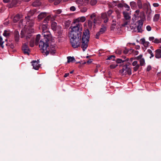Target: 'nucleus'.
I'll list each match as a JSON object with an SVG mask.
<instances>
[{"label": "nucleus", "instance_id": "obj_1", "mask_svg": "<svg viewBox=\"0 0 161 161\" xmlns=\"http://www.w3.org/2000/svg\"><path fill=\"white\" fill-rule=\"evenodd\" d=\"M35 11L33 10H31L28 12L27 16L25 17L27 25H25L23 20H21L20 21V25H22L23 26H25L24 28L22 30L21 32V38H25L28 40L31 36V33L34 32V30L32 27L34 24V19H31V16L34 14Z\"/></svg>", "mask_w": 161, "mask_h": 161}, {"label": "nucleus", "instance_id": "obj_2", "mask_svg": "<svg viewBox=\"0 0 161 161\" xmlns=\"http://www.w3.org/2000/svg\"><path fill=\"white\" fill-rule=\"evenodd\" d=\"M42 35L44 39L41 40L39 43V47L41 52L44 53L46 56L49 53L51 55H54L56 53V47L52 45L49 47L48 43V42L51 40V38L50 32L47 30L42 31Z\"/></svg>", "mask_w": 161, "mask_h": 161}, {"label": "nucleus", "instance_id": "obj_3", "mask_svg": "<svg viewBox=\"0 0 161 161\" xmlns=\"http://www.w3.org/2000/svg\"><path fill=\"white\" fill-rule=\"evenodd\" d=\"M70 29V42L72 47L74 48H78L80 46L82 28L79 24L71 26Z\"/></svg>", "mask_w": 161, "mask_h": 161}, {"label": "nucleus", "instance_id": "obj_4", "mask_svg": "<svg viewBox=\"0 0 161 161\" xmlns=\"http://www.w3.org/2000/svg\"><path fill=\"white\" fill-rule=\"evenodd\" d=\"M140 19L138 20L136 22V24L135 27L130 26L131 30L133 31L137 32L138 33H142L143 30V21L145 20V16L143 13H141L140 15Z\"/></svg>", "mask_w": 161, "mask_h": 161}, {"label": "nucleus", "instance_id": "obj_5", "mask_svg": "<svg viewBox=\"0 0 161 161\" xmlns=\"http://www.w3.org/2000/svg\"><path fill=\"white\" fill-rule=\"evenodd\" d=\"M67 15L64 14H61L59 15H53L52 16L51 15L48 16L44 19V22H47L50 20L51 21L56 20L59 23H62L64 21L66 18Z\"/></svg>", "mask_w": 161, "mask_h": 161}, {"label": "nucleus", "instance_id": "obj_6", "mask_svg": "<svg viewBox=\"0 0 161 161\" xmlns=\"http://www.w3.org/2000/svg\"><path fill=\"white\" fill-rule=\"evenodd\" d=\"M89 35L86 32H84L82 38L81 48L83 51H85L88 47Z\"/></svg>", "mask_w": 161, "mask_h": 161}, {"label": "nucleus", "instance_id": "obj_7", "mask_svg": "<svg viewBox=\"0 0 161 161\" xmlns=\"http://www.w3.org/2000/svg\"><path fill=\"white\" fill-rule=\"evenodd\" d=\"M119 72L123 75L128 74L130 75L131 74V69L128 65L125 64L123 66L122 69L119 70Z\"/></svg>", "mask_w": 161, "mask_h": 161}, {"label": "nucleus", "instance_id": "obj_8", "mask_svg": "<svg viewBox=\"0 0 161 161\" xmlns=\"http://www.w3.org/2000/svg\"><path fill=\"white\" fill-rule=\"evenodd\" d=\"M106 30V25H102L100 31L98 32L96 35V38L97 39H98L100 35L104 33Z\"/></svg>", "mask_w": 161, "mask_h": 161}, {"label": "nucleus", "instance_id": "obj_9", "mask_svg": "<svg viewBox=\"0 0 161 161\" xmlns=\"http://www.w3.org/2000/svg\"><path fill=\"white\" fill-rule=\"evenodd\" d=\"M28 45V44L27 43H25L24 44L22 47V50L25 54H27L29 55L30 51L29 49Z\"/></svg>", "mask_w": 161, "mask_h": 161}, {"label": "nucleus", "instance_id": "obj_10", "mask_svg": "<svg viewBox=\"0 0 161 161\" xmlns=\"http://www.w3.org/2000/svg\"><path fill=\"white\" fill-rule=\"evenodd\" d=\"M132 65L133 66V71L135 72L136 71L139 69L140 65L138 63L137 61L135 60L132 63Z\"/></svg>", "mask_w": 161, "mask_h": 161}, {"label": "nucleus", "instance_id": "obj_11", "mask_svg": "<svg viewBox=\"0 0 161 161\" xmlns=\"http://www.w3.org/2000/svg\"><path fill=\"white\" fill-rule=\"evenodd\" d=\"M32 65L33 66V69L35 70H38L40 67V65L39 64V60L33 61L32 62Z\"/></svg>", "mask_w": 161, "mask_h": 161}, {"label": "nucleus", "instance_id": "obj_12", "mask_svg": "<svg viewBox=\"0 0 161 161\" xmlns=\"http://www.w3.org/2000/svg\"><path fill=\"white\" fill-rule=\"evenodd\" d=\"M141 13H142V12H141L140 13L139 10H136L134 14L135 17L133 18V20H136L138 19L139 18H140V15Z\"/></svg>", "mask_w": 161, "mask_h": 161}, {"label": "nucleus", "instance_id": "obj_13", "mask_svg": "<svg viewBox=\"0 0 161 161\" xmlns=\"http://www.w3.org/2000/svg\"><path fill=\"white\" fill-rule=\"evenodd\" d=\"M101 18L103 20L104 23H106L108 22V19L107 17L106 13H102L101 15Z\"/></svg>", "mask_w": 161, "mask_h": 161}, {"label": "nucleus", "instance_id": "obj_14", "mask_svg": "<svg viewBox=\"0 0 161 161\" xmlns=\"http://www.w3.org/2000/svg\"><path fill=\"white\" fill-rule=\"evenodd\" d=\"M101 19L99 16H97L93 20V24L95 25L97 24H99L101 23Z\"/></svg>", "mask_w": 161, "mask_h": 161}, {"label": "nucleus", "instance_id": "obj_15", "mask_svg": "<svg viewBox=\"0 0 161 161\" xmlns=\"http://www.w3.org/2000/svg\"><path fill=\"white\" fill-rule=\"evenodd\" d=\"M86 20V17L84 16H82L81 17L78 18L76 20V21H77L78 23L76 24L75 25H76L78 24H79L80 25L81 27H82L81 25L79 23V22H83L85 21Z\"/></svg>", "mask_w": 161, "mask_h": 161}, {"label": "nucleus", "instance_id": "obj_16", "mask_svg": "<svg viewBox=\"0 0 161 161\" xmlns=\"http://www.w3.org/2000/svg\"><path fill=\"white\" fill-rule=\"evenodd\" d=\"M155 57L157 58H161V50L158 49L155 51Z\"/></svg>", "mask_w": 161, "mask_h": 161}, {"label": "nucleus", "instance_id": "obj_17", "mask_svg": "<svg viewBox=\"0 0 161 161\" xmlns=\"http://www.w3.org/2000/svg\"><path fill=\"white\" fill-rule=\"evenodd\" d=\"M42 3L39 0H36L32 3V5L34 7H38L40 6Z\"/></svg>", "mask_w": 161, "mask_h": 161}, {"label": "nucleus", "instance_id": "obj_18", "mask_svg": "<svg viewBox=\"0 0 161 161\" xmlns=\"http://www.w3.org/2000/svg\"><path fill=\"white\" fill-rule=\"evenodd\" d=\"M47 15L46 12H42L38 16V19L39 20H41L43 18L45 17Z\"/></svg>", "mask_w": 161, "mask_h": 161}, {"label": "nucleus", "instance_id": "obj_19", "mask_svg": "<svg viewBox=\"0 0 161 161\" xmlns=\"http://www.w3.org/2000/svg\"><path fill=\"white\" fill-rule=\"evenodd\" d=\"M15 40L16 42H17L19 41V35L18 31H14V33Z\"/></svg>", "mask_w": 161, "mask_h": 161}, {"label": "nucleus", "instance_id": "obj_20", "mask_svg": "<svg viewBox=\"0 0 161 161\" xmlns=\"http://www.w3.org/2000/svg\"><path fill=\"white\" fill-rule=\"evenodd\" d=\"M20 3L19 2L17 1L16 0H12L11 3V7H15L17 5V4Z\"/></svg>", "mask_w": 161, "mask_h": 161}, {"label": "nucleus", "instance_id": "obj_21", "mask_svg": "<svg viewBox=\"0 0 161 161\" xmlns=\"http://www.w3.org/2000/svg\"><path fill=\"white\" fill-rule=\"evenodd\" d=\"M57 27V23L55 22H53L51 23V28L53 31H55Z\"/></svg>", "mask_w": 161, "mask_h": 161}, {"label": "nucleus", "instance_id": "obj_22", "mask_svg": "<svg viewBox=\"0 0 161 161\" xmlns=\"http://www.w3.org/2000/svg\"><path fill=\"white\" fill-rule=\"evenodd\" d=\"M128 61V59L127 58L125 60H122V59L120 58L117 59L116 62L118 64H121L125 62V61Z\"/></svg>", "mask_w": 161, "mask_h": 161}, {"label": "nucleus", "instance_id": "obj_23", "mask_svg": "<svg viewBox=\"0 0 161 161\" xmlns=\"http://www.w3.org/2000/svg\"><path fill=\"white\" fill-rule=\"evenodd\" d=\"M130 6L133 9H135L136 7V4L135 2L132 1L130 2Z\"/></svg>", "mask_w": 161, "mask_h": 161}, {"label": "nucleus", "instance_id": "obj_24", "mask_svg": "<svg viewBox=\"0 0 161 161\" xmlns=\"http://www.w3.org/2000/svg\"><path fill=\"white\" fill-rule=\"evenodd\" d=\"M44 23H46V24H42V31H47V22H44Z\"/></svg>", "mask_w": 161, "mask_h": 161}, {"label": "nucleus", "instance_id": "obj_25", "mask_svg": "<svg viewBox=\"0 0 161 161\" xmlns=\"http://www.w3.org/2000/svg\"><path fill=\"white\" fill-rule=\"evenodd\" d=\"M123 15L125 19L126 20H128L130 19V17L127 13L125 12H123Z\"/></svg>", "mask_w": 161, "mask_h": 161}, {"label": "nucleus", "instance_id": "obj_26", "mask_svg": "<svg viewBox=\"0 0 161 161\" xmlns=\"http://www.w3.org/2000/svg\"><path fill=\"white\" fill-rule=\"evenodd\" d=\"M68 63L72 62L75 61V59L74 57H67Z\"/></svg>", "mask_w": 161, "mask_h": 161}, {"label": "nucleus", "instance_id": "obj_27", "mask_svg": "<svg viewBox=\"0 0 161 161\" xmlns=\"http://www.w3.org/2000/svg\"><path fill=\"white\" fill-rule=\"evenodd\" d=\"M139 61L140 63V64H139L140 66H144L145 65V63L144 58L140 59Z\"/></svg>", "mask_w": 161, "mask_h": 161}, {"label": "nucleus", "instance_id": "obj_28", "mask_svg": "<svg viewBox=\"0 0 161 161\" xmlns=\"http://www.w3.org/2000/svg\"><path fill=\"white\" fill-rule=\"evenodd\" d=\"M75 3L78 5L79 6H82L83 3V0H76Z\"/></svg>", "mask_w": 161, "mask_h": 161}, {"label": "nucleus", "instance_id": "obj_29", "mask_svg": "<svg viewBox=\"0 0 161 161\" xmlns=\"http://www.w3.org/2000/svg\"><path fill=\"white\" fill-rule=\"evenodd\" d=\"M20 19V15L19 14H17L14 18L13 21L14 22H16Z\"/></svg>", "mask_w": 161, "mask_h": 161}, {"label": "nucleus", "instance_id": "obj_30", "mask_svg": "<svg viewBox=\"0 0 161 161\" xmlns=\"http://www.w3.org/2000/svg\"><path fill=\"white\" fill-rule=\"evenodd\" d=\"M137 5L139 9H141L142 8V4L141 0H137Z\"/></svg>", "mask_w": 161, "mask_h": 161}, {"label": "nucleus", "instance_id": "obj_31", "mask_svg": "<svg viewBox=\"0 0 161 161\" xmlns=\"http://www.w3.org/2000/svg\"><path fill=\"white\" fill-rule=\"evenodd\" d=\"M40 36H41L40 34H38L37 35L36 39V41H35V43L36 45H37L39 43V40L40 38Z\"/></svg>", "mask_w": 161, "mask_h": 161}, {"label": "nucleus", "instance_id": "obj_32", "mask_svg": "<svg viewBox=\"0 0 161 161\" xmlns=\"http://www.w3.org/2000/svg\"><path fill=\"white\" fill-rule=\"evenodd\" d=\"M53 12L55 14V15H54L58 16L60 15L59 14L62 13V11L61 9H58L54 11Z\"/></svg>", "mask_w": 161, "mask_h": 161}, {"label": "nucleus", "instance_id": "obj_33", "mask_svg": "<svg viewBox=\"0 0 161 161\" xmlns=\"http://www.w3.org/2000/svg\"><path fill=\"white\" fill-rule=\"evenodd\" d=\"M160 15L159 14H155L153 17V21H157L159 18Z\"/></svg>", "mask_w": 161, "mask_h": 161}, {"label": "nucleus", "instance_id": "obj_34", "mask_svg": "<svg viewBox=\"0 0 161 161\" xmlns=\"http://www.w3.org/2000/svg\"><path fill=\"white\" fill-rule=\"evenodd\" d=\"M118 1L113 2L111 3H110L111 6L110 7H111L113 8L115 7V6H117V3H118Z\"/></svg>", "mask_w": 161, "mask_h": 161}, {"label": "nucleus", "instance_id": "obj_35", "mask_svg": "<svg viewBox=\"0 0 161 161\" xmlns=\"http://www.w3.org/2000/svg\"><path fill=\"white\" fill-rule=\"evenodd\" d=\"M30 46L33 47H34V38L32 39L30 41Z\"/></svg>", "mask_w": 161, "mask_h": 161}, {"label": "nucleus", "instance_id": "obj_36", "mask_svg": "<svg viewBox=\"0 0 161 161\" xmlns=\"http://www.w3.org/2000/svg\"><path fill=\"white\" fill-rule=\"evenodd\" d=\"M3 43L4 41L3 40V38L1 36H0V46L2 48L4 47L3 46Z\"/></svg>", "mask_w": 161, "mask_h": 161}, {"label": "nucleus", "instance_id": "obj_37", "mask_svg": "<svg viewBox=\"0 0 161 161\" xmlns=\"http://www.w3.org/2000/svg\"><path fill=\"white\" fill-rule=\"evenodd\" d=\"M153 42H154L155 43H161V38L160 39H155L154 41H153Z\"/></svg>", "mask_w": 161, "mask_h": 161}, {"label": "nucleus", "instance_id": "obj_38", "mask_svg": "<svg viewBox=\"0 0 161 161\" xmlns=\"http://www.w3.org/2000/svg\"><path fill=\"white\" fill-rule=\"evenodd\" d=\"M3 35L4 36H6V37H7L9 36V33L8 31L6 30H5Z\"/></svg>", "mask_w": 161, "mask_h": 161}, {"label": "nucleus", "instance_id": "obj_39", "mask_svg": "<svg viewBox=\"0 0 161 161\" xmlns=\"http://www.w3.org/2000/svg\"><path fill=\"white\" fill-rule=\"evenodd\" d=\"M115 57L114 55H111L108 57L107 59V60H114Z\"/></svg>", "mask_w": 161, "mask_h": 161}, {"label": "nucleus", "instance_id": "obj_40", "mask_svg": "<svg viewBox=\"0 0 161 161\" xmlns=\"http://www.w3.org/2000/svg\"><path fill=\"white\" fill-rule=\"evenodd\" d=\"M90 3L92 5H94L97 3V1L96 0H91Z\"/></svg>", "mask_w": 161, "mask_h": 161}, {"label": "nucleus", "instance_id": "obj_41", "mask_svg": "<svg viewBox=\"0 0 161 161\" xmlns=\"http://www.w3.org/2000/svg\"><path fill=\"white\" fill-rule=\"evenodd\" d=\"M92 24H93V22L92 21L89 20L88 21V26L90 27L91 28L92 26Z\"/></svg>", "mask_w": 161, "mask_h": 161}, {"label": "nucleus", "instance_id": "obj_42", "mask_svg": "<svg viewBox=\"0 0 161 161\" xmlns=\"http://www.w3.org/2000/svg\"><path fill=\"white\" fill-rule=\"evenodd\" d=\"M115 52L116 53L118 54H120L122 53V52H123V50L120 49H119L117 50Z\"/></svg>", "mask_w": 161, "mask_h": 161}, {"label": "nucleus", "instance_id": "obj_43", "mask_svg": "<svg viewBox=\"0 0 161 161\" xmlns=\"http://www.w3.org/2000/svg\"><path fill=\"white\" fill-rule=\"evenodd\" d=\"M87 10V8L86 7H83L81 9L80 11L81 12L84 13L86 12Z\"/></svg>", "mask_w": 161, "mask_h": 161}, {"label": "nucleus", "instance_id": "obj_44", "mask_svg": "<svg viewBox=\"0 0 161 161\" xmlns=\"http://www.w3.org/2000/svg\"><path fill=\"white\" fill-rule=\"evenodd\" d=\"M62 0H56L54 3V4L55 5H57Z\"/></svg>", "mask_w": 161, "mask_h": 161}, {"label": "nucleus", "instance_id": "obj_45", "mask_svg": "<svg viewBox=\"0 0 161 161\" xmlns=\"http://www.w3.org/2000/svg\"><path fill=\"white\" fill-rule=\"evenodd\" d=\"M119 1L117 3V5L118 8H122L124 7V4L122 3H119Z\"/></svg>", "mask_w": 161, "mask_h": 161}, {"label": "nucleus", "instance_id": "obj_46", "mask_svg": "<svg viewBox=\"0 0 161 161\" xmlns=\"http://www.w3.org/2000/svg\"><path fill=\"white\" fill-rule=\"evenodd\" d=\"M96 17H97L95 13L92 14L90 16L91 18L92 19L93 18H96Z\"/></svg>", "mask_w": 161, "mask_h": 161}, {"label": "nucleus", "instance_id": "obj_47", "mask_svg": "<svg viewBox=\"0 0 161 161\" xmlns=\"http://www.w3.org/2000/svg\"><path fill=\"white\" fill-rule=\"evenodd\" d=\"M116 14H117V19H120L121 18L120 13L119 12H116Z\"/></svg>", "mask_w": 161, "mask_h": 161}, {"label": "nucleus", "instance_id": "obj_48", "mask_svg": "<svg viewBox=\"0 0 161 161\" xmlns=\"http://www.w3.org/2000/svg\"><path fill=\"white\" fill-rule=\"evenodd\" d=\"M128 50L126 48L124 49V50H123V52L125 54H127L128 53Z\"/></svg>", "mask_w": 161, "mask_h": 161}, {"label": "nucleus", "instance_id": "obj_49", "mask_svg": "<svg viewBox=\"0 0 161 161\" xmlns=\"http://www.w3.org/2000/svg\"><path fill=\"white\" fill-rule=\"evenodd\" d=\"M113 11L111 9L109 10L107 12V14L108 16H110L112 13Z\"/></svg>", "mask_w": 161, "mask_h": 161}, {"label": "nucleus", "instance_id": "obj_50", "mask_svg": "<svg viewBox=\"0 0 161 161\" xmlns=\"http://www.w3.org/2000/svg\"><path fill=\"white\" fill-rule=\"evenodd\" d=\"M131 51L134 53V54L135 55H137L138 54V52L137 51L135 50H132Z\"/></svg>", "mask_w": 161, "mask_h": 161}, {"label": "nucleus", "instance_id": "obj_51", "mask_svg": "<svg viewBox=\"0 0 161 161\" xmlns=\"http://www.w3.org/2000/svg\"><path fill=\"white\" fill-rule=\"evenodd\" d=\"M117 66V64H113L110 65V68L111 69H114Z\"/></svg>", "mask_w": 161, "mask_h": 161}, {"label": "nucleus", "instance_id": "obj_52", "mask_svg": "<svg viewBox=\"0 0 161 161\" xmlns=\"http://www.w3.org/2000/svg\"><path fill=\"white\" fill-rule=\"evenodd\" d=\"M149 43L148 42H146L143 45L145 47H147L148 46Z\"/></svg>", "mask_w": 161, "mask_h": 161}, {"label": "nucleus", "instance_id": "obj_53", "mask_svg": "<svg viewBox=\"0 0 161 161\" xmlns=\"http://www.w3.org/2000/svg\"><path fill=\"white\" fill-rule=\"evenodd\" d=\"M151 27L150 25H147L146 27V29L148 31H150L151 30Z\"/></svg>", "mask_w": 161, "mask_h": 161}, {"label": "nucleus", "instance_id": "obj_54", "mask_svg": "<svg viewBox=\"0 0 161 161\" xmlns=\"http://www.w3.org/2000/svg\"><path fill=\"white\" fill-rule=\"evenodd\" d=\"M129 23V21H125L123 24H122V26H126V25H127L128 23Z\"/></svg>", "mask_w": 161, "mask_h": 161}, {"label": "nucleus", "instance_id": "obj_55", "mask_svg": "<svg viewBox=\"0 0 161 161\" xmlns=\"http://www.w3.org/2000/svg\"><path fill=\"white\" fill-rule=\"evenodd\" d=\"M116 21L114 19H113L112 20V26L113 25H116Z\"/></svg>", "mask_w": 161, "mask_h": 161}, {"label": "nucleus", "instance_id": "obj_56", "mask_svg": "<svg viewBox=\"0 0 161 161\" xmlns=\"http://www.w3.org/2000/svg\"><path fill=\"white\" fill-rule=\"evenodd\" d=\"M71 11H75V8L74 6H72L70 8Z\"/></svg>", "mask_w": 161, "mask_h": 161}, {"label": "nucleus", "instance_id": "obj_57", "mask_svg": "<svg viewBox=\"0 0 161 161\" xmlns=\"http://www.w3.org/2000/svg\"><path fill=\"white\" fill-rule=\"evenodd\" d=\"M142 54L140 55L139 56L137 57V58L138 60H140V59H142Z\"/></svg>", "mask_w": 161, "mask_h": 161}, {"label": "nucleus", "instance_id": "obj_58", "mask_svg": "<svg viewBox=\"0 0 161 161\" xmlns=\"http://www.w3.org/2000/svg\"><path fill=\"white\" fill-rule=\"evenodd\" d=\"M141 43L143 45L146 42L144 38L142 39L141 40Z\"/></svg>", "mask_w": 161, "mask_h": 161}, {"label": "nucleus", "instance_id": "obj_59", "mask_svg": "<svg viewBox=\"0 0 161 161\" xmlns=\"http://www.w3.org/2000/svg\"><path fill=\"white\" fill-rule=\"evenodd\" d=\"M154 37L153 36L150 37L149 38V40L150 41H152L153 42V41H154Z\"/></svg>", "mask_w": 161, "mask_h": 161}, {"label": "nucleus", "instance_id": "obj_60", "mask_svg": "<svg viewBox=\"0 0 161 161\" xmlns=\"http://www.w3.org/2000/svg\"><path fill=\"white\" fill-rule=\"evenodd\" d=\"M153 6L155 7H158L159 5L158 3H155L153 4Z\"/></svg>", "mask_w": 161, "mask_h": 161}, {"label": "nucleus", "instance_id": "obj_61", "mask_svg": "<svg viewBox=\"0 0 161 161\" xmlns=\"http://www.w3.org/2000/svg\"><path fill=\"white\" fill-rule=\"evenodd\" d=\"M151 69V66L150 65H148L147 66V71H149Z\"/></svg>", "mask_w": 161, "mask_h": 161}, {"label": "nucleus", "instance_id": "obj_62", "mask_svg": "<svg viewBox=\"0 0 161 161\" xmlns=\"http://www.w3.org/2000/svg\"><path fill=\"white\" fill-rule=\"evenodd\" d=\"M124 7H125L126 8H128V10L130 8V7L128 5L126 4H124Z\"/></svg>", "mask_w": 161, "mask_h": 161}, {"label": "nucleus", "instance_id": "obj_63", "mask_svg": "<svg viewBox=\"0 0 161 161\" xmlns=\"http://www.w3.org/2000/svg\"><path fill=\"white\" fill-rule=\"evenodd\" d=\"M116 25H113L112 27V25H111V30H113L115 28Z\"/></svg>", "mask_w": 161, "mask_h": 161}, {"label": "nucleus", "instance_id": "obj_64", "mask_svg": "<svg viewBox=\"0 0 161 161\" xmlns=\"http://www.w3.org/2000/svg\"><path fill=\"white\" fill-rule=\"evenodd\" d=\"M147 52L148 53L150 54H151L152 52V50L150 49H148L147 50Z\"/></svg>", "mask_w": 161, "mask_h": 161}]
</instances>
